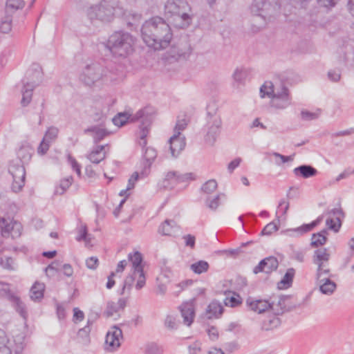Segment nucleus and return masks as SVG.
<instances>
[{
	"label": "nucleus",
	"mask_w": 354,
	"mask_h": 354,
	"mask_svg": "<svg viewBox=\"0 0 354 354\" xmlns=\"http://www.w3.org/2000/svg\"><path fill=\"white\" fill-rule=\"evenodd\" d=\"M133 38L129 33L118 31L109 37L106 46L114 56L126 57L133 51Z\"/></svg>",
	"instance_id": "obj_3"
},
{
	"label": "nucleus",
	"mask_w": 354,
	"mask_h": 354,
	"mask_svg": "<svg viewBox=\"0 0 354 354\" xmlns=\"http://www.w3.org/2000/svg\"><path fill=\"white\" fill-rule=\"evenodd\" d=\"M326 224L330 230H333L334 232H337L339 230L342 221H337L336 220H334L333 218L330 217L326 219Z\"/></svg>",
	"instance_id": "obj_52"
},
{
	"label": "nucleus",
	"mask_w": 354,
	"mask_h": 354,
	"mask_svg": "<svg viewBox=\"0 0 354 354\" xmlns=\"http://www.w3.org/2000/svg\"><path fill=\"white\" fill-rule=\"evenodd\" d=\"M191 8L186 0H167L165 12L173 18L175 26L179 28L188 27L192 22L189 14Z\"/></svg>",
	"instance_id": "obj_2"
},
{
	"label": "nucleus",
	"mask_w": 354,
	"mask_h": 354,
	"mask_svg": "<svg viewBox=\"0 0 354 354\" xmlns=\"http://www.w3.org/2000/svg\"><path fill=\"white\" fill-rule=\"evenodd\" d=\"M322 218L319 217L315 221H313L312 223L309 224H304L303 225L295 228V229H289L286 232L288 233H297L299 235H302L305 233H307L311 231L315 227H316L321 221ZM290 236H292V234H289Z\"/></svg>",
	"instance_id": "obj_29"
},
{
	"label": "nucleus",
	"mask_w": 354,
	"mask_h": 354,
	"mask_svg": "<svg viewBox=\"0 0 354 354\" xmlns=\"http://www.w3.org/2000/svg\"><path fill=\"white\" fill-rule=\"evenodd\" d=\"M279 266V262L276 257H269L262 259L253 269L254 274L264 272L267 274L276 270Z\"/></svg>",
	"instance_id": "obj_17"
},
{
	"label": "nucleus",
	"mask_w": 354,
	"mask_h": 354,
	"mask_svg": "<svg viewBox=\"0 0 354 354\" xmlns=\"http://www.w3.org/2000/svg\"><path fill=\"white\" fill-rule=\"evenodd\" d=\"M330 268H328V264H323L317 266L316 277L317 281L323 279L324 277H330Z\"/></svg>",
	"instance_id": "obj_43"
},
{
	"label": "nucleus",
	"mask_w": 354,
	"mask_h": 354,
	"mask_svg": "<svg viewBox=\"0 0 354 354\" xmlns=\"http://www.w3.org/2000/svg\"><path fill=\"white\" fill-rule=\"evenodd\" d=\"M281 324L279 318L277 317H273L268 320H265L262 325V328L266 330H272Z\"/></svg>",
	"instance_id": "obj_42"
},
{
	"label": "nucleus",
	"mask_w": 354,
	"mask_h": 354,
	"mask_svg": "<svg viewBox=\"0 0 354 354\" xmlns=\"http://www.w3.org/2000/svg\"><path fill=\"white\" fill-rule=\"evenodd\" d=\"M292 97L290 96L288 88L281 85L280 88L272 96L270 100V106L277 109H286L291 105Z\"/></svg>",
	"instance_id": "obj_12"
},
{
	"label": "nucleus",
	"mask_w": 354,
	"mask_h": 354,
	"mask_svg": "<svg viewBox=\"0 0 354 354\" xmlns=\"http://www.w3.org/2000/svg\"><path fill=\"white\" fill-rule=\"evenodd\" d=\"M68 163L71 165V167L74 171H75L76 174L78 176H81V167L78 164V162L76 161V160L72 157L71 155L68 156Z\"/></svg>",
	"instance_id": "obj_58"
},
{
	"label": "nucleus",
	"mask_w": 354,
	"mask_h": 354,
	"mask_svg": "<svg viewBox=\"0 0 354 354\" xmlns=\"http://www.w3.org/2000/svg\"><path fill=\"white\" fill-rule=\"evenodd\" d=\"M276 87L272 82H266L260 88V94L261 97L268 96L270 98L279 89Z\"/></svg>",
	"instance_id": "obj_37"
},
{
	"label": "nucleus",
	"mask_w": 354,
	"mask_h": 354,
	"mask_svg": "<svg viewBox=\"0 0 354 354\" xmlns=\"http://www.w3.org/2000/svg\"><path fill=\"white\" fill-rule=\"evenodd\" d=\"M33 149L32 147L26 143L22 145L17 152L18 158L21 160L22 164L27 163L30 160L33 153Z\"/></svg>",
	"instance_id": "obj_26"
},
{
	"label": "nucleus",
	"mask_w": 354,
	"mask_h": 354,
	"mask_svg": "<svg viewBox=\"0 0 354 354\" xmlns=\"http://www.w3.org/2000/svg\"><path fill=\"white\" fill-rule=\"evenodd\" d=\"M73 182V177L68 176L60 181L59 185L55 188V193L56 194H63L67 189L71 185Z\"/></svg>",
	"instance_id": "obj_41"
},
{
	"label": "nucleus",
	"mask_w": 354,
	"mask_h": 354,
	"mask_svg": "<svg viewBox=\"0 0 354 354\" xmlns=\"http://www.w3.org/2000/svg\"><path fill=\"white\" fill-rule=\"evenodd\" d=\"M106 145H98L87 156L88 159L93 163L98 164L106 158V151L102 152L104 150Z\"/></svg>",
	"instance_id": "obj_25"
},
{
	"label": "nucleus",
	"mask_w": 354,
	"mask_h": 354,
	"mask_svg": "<svg viewBox=\"0 0 354 354\" xmlns=\"http://www.w3.org/2000/svg\"><path fill=\"white\" fill-rule=\"evenodd\" d=\"M319 290L324 295H331L335 290L337 285L328 277H324L318 281Z\"/></svg>",
	"instance_id": "obj_27"
},
{
	"label": "nucleus",
	"mask_w": 354,
	"mask_h": 354,
	"mask_svg": "<svg viewBox=\"0 0 354 354\" xmlns=\"http://www.w3.org/2000/svg\"><path fill=\"white\" fill-rule=\"evenodd\" d=\"M177 171L168 172L162 182L161 186L165 189H173L178 183Z\"/></svg>",
	"instance_id": "obj_35"
},
{
	"label": "nucleus",
	"mask_w": 354,
	"mask_h": 354,
	"mask_svg": "<svg viewBox=\"0 0 354 354\" xmlns=\"http://www.w3.org/2000/svg\"><path fill=\"white\" fill-rule=\"evenodd\" d=\"M155 109L152 106H146L142 109L139 110L131 118L132 121L141 120V125L140 127H142L145 126L149 127L151 123L154 115H155Z\"/></svg>",
	"instance_id": "obj_16"
},
{
	"label": "nucleus",
	"mask_w": 354,
	"mask_h": 354,
	"mask_svg": "<svg viewBox=\"0 0 354 354\" xmlns=\"http://www.w3.org/2000/svg\"><path fill=\"white\" fill-rule=\"evenodd\" d=\"M24 335H15L10 341L4 330L0 329V354H21L24 348Z\"/></svg>",
	"instance_id": "obj_7"
},
{
	"label": "nucleus",
	"mask_w": 354,
	"mask_h": 354,
	"mask_svg": "<svg viewBox=\"0 0 354 354\" xmlns=\"http://www.w3.org/2000/svg\"><path fill=\"white\" fill-rule=\"evenodd\" d=\"M88 132H91L93 133V141L95 144L100 142L110 133L106 129L100 128L97 126L91 127L84 130L85 133Z\"/></svg>",
	"instance_id": "obj_30"
},
{
	"label": "nucleus",
	"mask_w": 354,
	"mask_h": 354,
	"mask_svg": "<svg viewBox=\"0 0 354 354\" xmlns=\"http://www.w3.org/2000/svg\"><path fill=\"white\" fill-rule=\"evenodd\" d=\"M170 151L173 157H177L185 147V138H180L178 134H174L169 139Z\"/></svg>",
	"instance_id": "obj_21"
},
{
	"label": "nucleus",
	"mask_w": 354,
	"mask_h": 354,
	"mask_svg": "<svg viewBox=\"0 0 354 354\" xmlns=\"http://www.w3.org/2000/svg\"><path fill=\"white\" fill-rule=\"evenodd\" d=\"M180 229L174 220L167 219L158 227V233L163 236H172Z\"/></svg>",
	"instance_id": "obj_22"
},
{
	"label": "nucleus",
	"mask_w": 354,
	"mask_h": 354,
	"mask_svg": "<svg viewBox=\"0 0 354 354\" xmlns=\"http://www.w3.org/2000/svg\"><path fill=\"white\" fill-rule=\"evenodd\" d=\"M319 7L330 10L334 8L339 0H316Z\"/></svg>",
	"instance_id": "obj_49"
},
{
	"label": "nucleus",
	"mask_w": 354,
	"mask_h": 354,
	"mask_svg": "<svg viewBox=\"0 0 354 354\" xmlns=\"http://www.w3.org/2000/svg\"><path fill=\"white\" fill-rule=\"evenodd\" d=\"M328 232L326 230H323L319 233H315L312 235L310 245L313 248H318L324 245L327 241L326 235Z\"/></svg>",
	"instance_id": "obj_33"
},
{
	"label": "nucleus",
	"mask_w": 354,
	"mask_h": 354,
	"mask_svg": "<svg viewBox=\"0 0 354 354\" xmlns=\"http://www.w3.org/2000/svg\"><path fill=\"white\" fill-rule=\"evenodd\" d=\"M319 113L310 112L307 110H303L301 112V118L303 120L310 121L317 119Z\"/></svg>",
	"instance_id": "obj_53"
},
{
	"label": "nucleus",
	"mask_w": 354,
	"mask_h": 354,
	"mask_svg": "<svg viewBox=\"0 0 354 354\" xmlns=\"http://www.w3.org/2000/svg\"><path fill=\"white\" fill-rule=\"evenodd\" d=\"M128 259L132 264L133 272L125 278L121 292L122 295L124 294V290L127 288L129 289L131 288L133 281L136 278L137 282L136 284V288L137 290L142 288L146 282L141 253L138 251L134 252L133 253H129Z\"/></svg>",
	"instance_id": "obj_4"
},
{
	"label": "nucleus",
	"mask_w": 354,
	"mask_h": 354,
	"mask_svg": "<svg viewBox=\"0 0 354 354\" xmlns=\"http://www.w3.org/2000/svg\"><path fill=\"white\" fill-rule=\"evenodd\" d=\"M149 133V129L147 126L140 127V145L142 147H145L147 145L146 137Z\"/></svg>",
	"instance_id": "obj_62"
},
{
	"label": "nucleus",
	"mask_w": 354,
	"mask_h": 354,
	"mask_svg": "<svg viewBox=\"0 0 354 354\" xmlns=\"http://www.w3.org/2000/svg\"><path fill=\"white\" fill-rule=\"evenodd\" d=\"M9 172L13 178L12 189L16 192L20 191L25 183L26 171L24 165H11Z\"/></svg>",
	"instance_id": "obj_15"
},
{
	"label": "nucleus",
	"mask_w": 354,
	"mask_h": 354,
	"mask_svg": "<svg viewBox=\"0 0 354 354\" xmlns=\"http://www.w3.org/2000/svg\"><path fill=\"white\" fill-rule=\"evenodd\" d=\"M187 126V122L185 119L178 120L174 127V134L180 135V131L185 129Z\"/></svg>",
	"instance_id": "obj_55"
},
{
	"label": "nucleus",
	"mask_w": 354,
	"mask_h": 354,
	"mask_svg": "<svg viewBox=\"0 0 354 354\" xmlns=\"http://www.w3.org/2000/svg\"><path fill=\"white\" fill-rule=\"evenodd\" d=\"M181 316L183 318V323L189 326L194 322L195 317L194 306L192 301L183 303L179 306Z\"/></svg>",
	"instance_id": "obj_19"
},
{
	"label": "nucleus",
	"mask_w": 354,
	"mask_h": 354,
	"mask_svg": "<svg viewBox=\"0 0 354 354\" xmlns=\"http://www.w3.org/2000/svg\"><path fill=\"white\" fill-rule=\"evenodd\" d=\"M223 312V307L217 301H212L207 306L206 313L208 319L217 318Z\"/></svg>",
	"instance_id": "obj_28"
},
{
	"label": "nucleus",
	"mask_w": 354,
	"mask_h": 354,
	"mask_svg": "<svg viewBox=\"0 0 354 354\" xmlns=\"http://www.w3.org/2000/svg\"><path fill=\"white\" fill-rule=\"evenodd\" d=\"M122 338V330L117 326H112L106 333L104 349L109 352L115 351L120 346V339Z\"/></svg>",
	"instance_id": "obj_14"
},
{
	"label": "nucleus",
	"mask_w": 354,
	"mask_h": 354,
	"mask_svg": "<svg viewBox=\"0 0 354 354\" xmlns=\"http://www.w3.org/2000/svg\"><path fill=\"white\" fill-rule=\"evenodd\" d=\"M328 77L330 81H332L333 82H339L341 78L340 71L339 70H330L328 72Z\"/></svg>",
	"instance_id": "obj_63"
},
{
	"label": "nucleus",
	"mask_w": 354,
	"mask_h": 354,
	"mask_svg": "<svg viewBox=\"0 0 354 354\" xmlns=\"http://www.w3.org/2000/svg\"><path fill=\"white\" fill-rule=\"evenodd\" d=\"M330 254L326 248L316 250L313 256V262L317 265L328 264Z\"/></svg>",
	"instance_id": "obj_24"
},
{
	"label": "nucleus",
	"mask_w": 354,
	"mask_h": 354,
	"mask_svg": "<svg viewBox=\"0 0 354 354\" xmlns=\"http://www.w3.org/2000/svg\"><path fill=\"white\" fill-rule=\"evenodd\" d=\"M353 174H354V168H346L336 177L335 182L338 183L343 179L348 178L351 175Z\"/></svg>",
	"instance_id": "obj_54"
},
{
	"label": "nucleus",
	"mask_w": 354,
	"mask_h": 354,
	"mask_svg": "<svg viewBox=\"0 0 354 354\" xmlns=\"http://www.w3.org/2000/svg\"><path fill=\"white\" fill-rule=\"evenodd\" d=\"M12 16L6 13L0 23V30L3 33H8L12 29Z\"/></svg>",
	"instance_id": "obj_39"
},
{
	"label": "nucleus",
	"mask_w": 354,
	"mask_h": 354,
	"mask_svg": "<svg viewBox=\"0 0 354 354\" xmlns=\"http://www.w3.org/2000/svg\"><path fill=\"white\" fill-rule=\"evenodd\" d=\"M43 77L41 68L37 64H33L23 80L24 86L21 91L22 99L21 104L23 106H28L32 100L34 88L39 84Z\"/></svg>",
	"instance_id": "obj_5"
},
{
	"label": "nucleus",
	"mask_w": 354,
	"mask_h": 354,
	"mask_svg": "<svg viewBox=\"0 0 354 354\" xmlns=\"http://www.w3.org/2000/svg\"><path fill=\"white\" fill-rule=\"evenodd\" d=\"M217 188V183L215 180H209L201 187L203 192L206 194L212 193Z\"/></svg>",
	"instance_id": "obj_47"
},
{
	"label": "nucleus",
	"mask_w": 354,
	"mask_h": 354,
	"mask_svg": "<svg viewBox=\"0 0 354 354\" xmlns=\"http://www.w3.org/2000/svg\"><path fill=\"white\" fill-rule=\"evenodd\" d=\"M290 295H272L270 297V310L275 315H281L296 308L290 301Z\"/></svg>",
	"instance_id": "obj_10"
},
{
	"label": "nucleus",
	"mask_w": 354,
	"mask_h": 354,
	"mask_svg": "<svg viewBox=\"0 0 354 354\" xmlns=\"http://www.w3.org/2000/svg\"><path fill=\"white\" fill-rule=\"evenodd\" d=\"M0 297L7 298L20 315L26 318L27 313L24 304L19 297L10 292L9 285L2 281H0Z\"/></svg>",
	"instance_id": "obj_13"
},
{
	"label": "nucleus",
	"mask_w": 354,
	"mask_h": 354,
	"mask_svg": "<svg viewBox=\"0 0 354 354\" xmlns=\"http://www.w3.org/2000/svg\"><path fill=\"white\" fill-rule=\"evenodd\" d=\"M241 303L239 297L238 296V298L231 296V297H227L224 299V304L225 306H229L231 307H236L239 306Z\"/></svg>",
	"instance_id": "obj_57"
},
{
	"label": "nucleus",
	"mask_w": 354,
	"mask_h": 354,
	"mask_svg": "<svg viewBox=\"0 0 354 354\" xmlns=\"http://www.w3.org/2000/svg\"><path fill=\"white\" fill-rule=\"evenodd\" d=\"M57 128L54 127L49 128L44 137V141H47L48 142H52L57 136Z\"/></svg>",
	"instance_id": "obj_48"
},
{
	"label": "nucleus",
	"mask_w": 354,
	"mask_h": 354,
	"mask_svg": "<svg viewBox=\"0 0 354 354\" xmlns=\"http://www.w3.org/2000/svg\"><path fill=\"white\" fill-rule=\"evenodd\" d=\"M86 264L88 268L95 270L98 266V259L95 257H91L86 260Z\"/></svg>",
	"instance_id": "obj_64"
},
{
	"label": "nucleus",
	"mask_w": 354,
	"mask_h": 354,
	"mask_svg": "<svg viewBox=\"0 0 354 354\" xmlns=\"http://www.w3.org/2000/svg\"><path fill=\"white\" fill-rule=\"evenodd\" d=\"M328 214L335 217L337 221H342V218L344 217V213L342 208H334L328 212Z\"/></svg>",
	"instance_id": "obj_56"
},
{
	"label": "nucleus",
	"mask_w": 354,
	"mask_h": 354,
	"mask_svg": "<svg viewBox=\"0 0 354 354\" xmlns=\"http://www.w3.org/2000/svg\"><path fill=\"white\" fill-rule=\"evenodd\" d=\"M206 205L211 209L215 210L219 205V195L214 198H207L205 201Z\"/></svg>",
	"instance_id": "obj_61"
},
{
	"label": "nucleus",
	"mask_w": 354,
	"mask_h": 354,
	"mask_svg": "<svg viewBox=\"0 0 354 354\" xmlns=\"http://www.w3.org/2000/svg\"><path fill=\"white\" fill-rule=\"evenodd\" d=\"M190 268L194 273L201 274L208 270L209 263L205 261L201 260L192 263Z\"/></svg>",
	"instance_id": "obj_40"
},
{
	"label": "nucleus",
	"mask_w": 354,
	"mask_h": 354,
	"mask_svg": "<svg viewBox=\"0 0 354 354\" xmlns=\"http://www.w3.org/2000/svg\"><path fill=\"white\" fill-rule=\"evenodd\" d=\"M156 156L157 153L155 149L152 147H147L145 149V153L143 155V169L141 171V175L142 176H147L149 174L150 167Z\"/></svg>",
	"instance_id": "obj_20"
},
{
	"label": "nucleus",
	"mask_w": 354,
	"mask_h": 354,
	"mask_svg": "<svg viewBox=\"0 0 354 354\" xmlns=\"http://www.w3.org/2000/svg\"><path fill=\"white\" fill-rule=\"evenodd\" d=\"M165 326L171 330H176L178 328V324L176 321V318L172 315H167L165 321Z\"/></svg>",
	"instance_id": "obj_51"
},
{
	"label": "nucleus",
	"mask_w": 354,
	"mask_h": 354,
	"mask_svg": "<svg viewBox=\"0 0 354 354\" xmlns=\"http://www.w3.org/2000/svg\"><path fill=\"white\" fill-rule=\"evenodd\" d=\"M118 10L120 8L115 1L102 0L99 4L92 6L87 10V15L91 20L109 22L113 19Z\"/></svg>",
	"instance_id": "obj_6"
},
{
	"label": "nucleus",
	"mask_w": 354,
	"mask_h": 354,
	"mask_svg": "<svg viewBox=\"0 0 354 354\" xmlns=\"http://www.w3.org/2000/svg\"><path fill=\"white\" fill-rule=\"evenodd\" d=\"M294 174L297 177L309 178L316 176L317 170L310 165H302L293 169Z\"/></svg>",
	"instance_id": "obj_23"
},
{
	"label": "nucleus",
	"mask_w": 354,
	"mask_h": 354,
	"mask_svg": "<svg viewBox=\"0 0 354 354\" xmlns=\"http://www.w3.org/2000/svg\"><path fill=\"white\" fill-rule=\"evenodd\" d=\"M245 304L250 310L259 314L270 310V298L268 299H256L254 297H249L245 301Z\"/></svg>",
	"instance_id": "obj_18"
},
{
	"label": "nucleus",
	"mask_w": 354,
	"mask_h": 354,
	"mask_svg": "<svg viewBox=\"0 0 354 354\" xmlns=\"http://www.w3.org/2000/svg\"><path fill=\"white\" fill-rule=\"evenodd\" d=\"M0 264L5 269L9 270L15 269V261L12 257L3 256L0 259Z\"/></svg>",
	"instance_id": "obj_45"
},
{
	"label": "nucleus",
	"mask_w": 354,
	"mask_h": 354,
	"mask_svg": "<svg viewBox=\"0 0 354 354\" xmlns=\"http://www.w3.org/2000/svg\"><path fill=\"white\" fill-rule=\"evenodd\" d=\"M178 183H188L191 180L195 179V176L193 173H185V174H179L177 172V178Z\"/></svg>",
	"instance_id": "obj_50"
},
{
	"label": "nucleus",
	"mask_w": 354,
	"mask_h": 354,
	"mask_svg": "<svg viewBox=\"0 0 354 354\" xmlns=\"http://www.w3.org/2000/svg\"><path fill=\"white\" fill-rule=\"evenodd\" d=\"M129 118V117L128 116L127 113H119L113 118L112 120L115 125L118 127H122L127 122Z\"/></svg>",
	"instance_id": "obj_44"
},
{
	"label": "nucleus",
	"mask_w": 354,
	"mask_h": 354,
	"mask_svg": "<svg viewBox=\"0 0 354 354\" xmlns=\"http://www.w3.org/2000/svg\"><path fill=\"white\" fill-rule=\"evenodd\" d=\"M141 35L144 42L155 50L167 48L173 34L168 23L160 17H153L142 26Z\"/></svg>",
	"instance_id": "obj_1"
},
{
	"label": "nucleus",
	"mask_w": 354,
	"mask_h": 354,
	"mask_svg": "<svg viewBox=\"0 0 354 354\" xmlns=\"http://www.w3.org/2000/svg\"><path fill=\"white\" fill-rule=\"evenodd\" d=\"M221 118L218 115L207 114V120L205 125L206 133L204 136L205 143L213 146L218 136L221 128Z\"/></svg>",
	"instance_id": "obj_9"
},
{
	"label": "nucleus",
	"mask_w": 354,
	"mask_h": 354,
	"mask_svg": "<svg viewBox=\"0 0 354 354\" xmlns=\"http://www.w3.org/2000/svg\"><path fill=\"white\" fill-rule=\"evenodd\" d=\"M25 6L23 0H7L6 13L12 15L17 10L22 9Z\"/></svg>",
	"instance_id": "obj_38"
},
{
	"label": "nucleus",
	"mask_w": 354,
	"mask_h": 354,
	"mask_svg": "<svg viewBox=\"0 0 354 354\" xmlns=\"http://www.w3.org/2000/svg\"><path fill=\"white\" fill-rule=\"evenodd\" d=\"M118 304H116L114 301H108L106 304V308L104 310V315L107 317H112L115 313H117L118 310Z\"/></svg>",
	"instance_id": "obj_46"
},
{
	"label": "nucleus",
	"mask_w": 354,
	"mask_h": 354,
	"mask_svg": "<svg viewBox=\"0 0 354 354\" xmlns=\"http://www.w3.org/2000/svg\"><path fill=\"white\" fill-rule=\"evenodd\" d=\"M0 227L1 228V233L3 236H8L12 231L15 230V229L19 232L21 225L16 221L13 223H8L5 218H2L0 221Z\"/></svg>",
	"instance_id": "obj_31"
},
{
	"label": "nucleus",
	"mask_w": 354,
	"mask_h": 354,
	"mask_svg": "<svg viewBox=\"0 0 354 354\" xmlns=\"http://www.w3.org/2000/svg\"><path fill=\"white\" fill-rule=\"evenodd\" d=\"M295 274V270L292 268H288L281 280L278 283L280 289H286L292 286V280Z\"/></svg>",
	"instance_id": "obj_32"
},
{
	"label": "nucleus",
	"mask_w": 354,
	"mask_h": 354,
	"mask_svg": "<svg viewBox=\"0 0 354 354\" xmlns=\"http://www.w3.org/2000/svg\"><path fill=\"white\" fill-rule=\"evenodd\" d=\"M278 230L277 225L274 223L271 222L266 225L265 227L263 229L261 232L262 235H270L273 232H275Z\"/></svg>",
	"instance_id": "obj_60"
},
{
	"label": "nucleus",
	"mask_w": 354,
	"mask_h": 354,
	"mask_svg": "<svg viewBox=\"0 0 354 354\" xmlns=\"http://www.w3.org/2000/svg\"><path fill=\"white\" fill-rule=\"evenodd\" d=\"M45 285L43 283L35 282L30 291V299L33 301L40 300L44 297Z\"/></svg>",
	"instance_id": "obj_34"
},
{
	"label": "nucleus",
	"mask_w": 354,
	"mask_h": 354,
	"mask_svg": "<svg viewBox=\"0 0 354 354\" xmlns=\"http://www.w3.org/2000/svg\"><path fill=\"white\" fill-rule=\"evenodd\" d=\"M80 235L77 238V241L84 240L86 243H89L91 241L90 238H88V235L87 234V228L86 225H82L79 230Z\"/></svg>",
	"instance_id": "obj_59"
},
{
	"label": "nucleus",
	"mask_w": 354,
	"mask_h": 354,
	"mask_svg": "<svg viewBox=\"0 0 354 354\" xmlns=\"http://www.w3.org/2000/svg\"><path fill=\"white\" fill-rule=\"evenodd\" d=\"M279 8L274 0H254L250 7L251 12L264 20L272 16Z\"/></svg>",
	"instance_id": "obj_8"
},
{
	"label": "nucleus",
	"mask_w": 354,
	"mask_h": 354,
	"mask_svg": "<svg viewBox=\"0 0 354 354\" xmlns=\"http://www.w3.org/2000/svg\"><path fill=\"white\" fill-rule=\"evenodd\" d=\"M104 68L99 63H92L86 66L81 76V80L88 86L93 85L104 75Z\"/></svg>",
	"instance_id": "obj_11"
},
{
	"label": "nucleus",
	"mask_w": 354,
	"mask_h": 354,
	"mask_svg": "<svg viewBox=\"0 0 354 354\" xmlns=\"http://www.w3.org/2000/svg\"><path fill=\"white\" fill-rule=\"evenodd\" d=\"M93 322L91 320H88L87 325L84 328H80L77 333V337L80 339V342L83 344H88L90 342L89 334L91 332V325H92Z\"/></svg>",
	"instance_id": "obj_36"
}]
</instances>
